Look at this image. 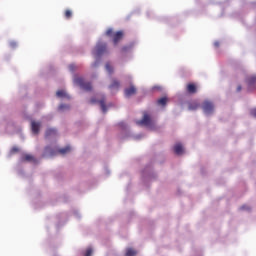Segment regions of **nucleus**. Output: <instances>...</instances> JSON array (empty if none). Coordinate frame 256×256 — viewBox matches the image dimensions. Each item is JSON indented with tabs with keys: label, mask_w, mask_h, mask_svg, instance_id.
I'll return each mask as SVG.
<instances>
[{
	"label": "nucleus",
	"mask_w": 256,
	"mask_h": 256,
	"mask_svg": "<svg viewBox=\"0 0 256 256\" xmlns=\"http://www.w3.org/2000/svg\"><path fill=\"white\" fill-rule=\"evenodd\" d=\"M107 53V43L98 41L96 47L92 50V55L95 57V62L92 63V68L99 67L101 63V56Z\"/></svg>",
	"instance_id": "nucleus-1"
},
{
	"label": "nucleus",
	"mask_w": 256,
	"mask_h": 256,
	"mask_svg": "<svg viewBox=\"0 0 256 256\" xmlns=\"http://www.w3.org/2000/svg\"><path fill=\"white\" fill-rule=\"evenodd\" d=\"M71 151L70 146H66L65 148L59 149V147L55 145L47 146L44 150V157H55V155H67Z\"/></svg>",
	"instance_id": "nucleus-2"
},
{
	"label": "nucleus",
	"mask_w": 256,
	"mask_h": 256,
	"mask_svg": "<svg viewBox=\"0 0 256 256\" xmlns=\"http://www.w3.org/2000/svg\"><path fill=\"white\" fill-rule=\"evenodd\" d=\"M136 125H142L148 129H155V121L151 119V116L144 112L143 119L136 121Z\"/></svg>",
	"instance_id": "nucleus-3"
},
{
	"label": "nucleus",
	"mask_w": 256,
	"mask_h": 256,
	"mask_svg": "<svg viewBox=\"0 0 256 256\" xmlns=\"http://www.w3.org/2000/svg\"><path fill=\"white\" fill-rule=\"evenodd\" d=\"M74 84L78 85V87L82 88L84 91H91L92 86L89 82H85V80L79 76L74 77Z\"/></svg>",
	"instance_id": "nucleus-4"
},
{
	"label": "nucleus",
	"mask_w": 256,
	"mask_h": 256,
	"mask_svg": "<svg viewBox=\"0 0 256 256\" xmlns=\"http://www.w3.org/2000/svg\"><path fill=\"white\" fill-rule=\"evenodd\" d=\"M106 35L108 37H113V43L114 45H117V43H119L120 39H123V32L121 31H118L116 32L114 35H113V29L109 28L107 31H106Z\"/></svg>",
	"instance_id": "nucleus-5"
},
{
	"label": "nucleus",
	"mask_w": 256,
	"mask_h": 256,
	"mask_svg": "<svg viewBox=\"0 0 256 256\" xmlns=\"http://www.w3.org/2000/svg\"><path fill=\"white\" fill-rule=\"evenodd\" d=\"M202 109H203L205 115H211V113H213L214 106L211 102L205 101L203 103Z\"/></svg>",
	"instance_id": "nucleus-6"
},
{
	"label": "nucleus",
	"mask_w": 256,
	"mask_h": 256,
	"mask_svg": "<svg viewBox=\"0 0 256 256\" xmlns=\"http://www.w3.org/2000/svg\"><path fill=\"white\" fill-rule=\"evenodd\" d=\"M91 103H99L101 110L104 113H107V106L105 105V97L101 98L100 100H97V98H92Z\"/></svg>",
	"instance_id": "nucleus-7"
},
{
	"label": "nucleus",
	"mask_w": 256,
	"mask_h": 256,
	"mask_svg": "<svg viewBox=\"0 0 256 256\" xmlns=\"http://www.w3.org/2000/svg\"><path fill=\"white\" fill-rule=\"evenodd\" d=\"M39 129H41V122L31 121V130L34 135L39 133Z\"/></svg>",
	"instance_id": "nucleus-8"
},
{
	"label": "nucleus",
	"mask_w": 256,
	"mask_h": 256,
	"mask_svg": "<svg viewBox=\"0 0 256 256\" xmlns=\"http://www.w3.org/2000/svg\"><path fill=\"white\" fill-rule=\"evenodd\" d=\"M174 153L176 155H183L185 153V148H183V144L182 143H176L174 145Z\"/></svg>",
	"instance_id": "nucleus-9"
},
{
	"label": "nucleus",
	"mask_w": 256,
	"mask_h": 256,
	"mask_svg": "<svg viewBox=\"0 0 256 256\" xmlns=\"http://www.w3.org/2000/svg\"><path fill=\"white\" fill-rule=\"evenodd\" d=\"M248 89H249V91H253V89H256V77L255 76L248 78Z\"/></svg>",
	"instance_id": "nucleus-10"
},
{
	"label": "nucleus",
	"mask_w": 256,
	"mask_h": 256,
	"mask_svg": "<svg viewBox=\"0 0 256 256\" xmlns=\"http://www.w3.org/2000/svg\"><path fill=\"white\" fill-rule=\"evenodd\" d=\"M56 96L59 99H69V94H67V92H65V90H58L56 92Z\"/></svg>",
	"instance_id": "nucleus-11"
},
{
	"label": "nucleus",
	"mask_w": 256,
	"mask_h": 256,
	"mask_svg": "<svg viewBox=\"0 0 256 256\" xmlns=\"http://www.w3.org/2000/svg\"><path fill=\"white\" fill-rule=\"evenodd\" d=\"M189 111H196V109H199V102L193 101L188 104Z\"/></svg>",
	"instance_id": "nucleus-12"
},
{
	"label": "nucleus",
	"mask_w": 256,
	"mask_h": 256,
	"mask_svg": "<svg viewBox=\"0 0 256 256\" xmlns=\"http://www.w3.org/2000/svg\"><path fill=\"white\" fill-rule=\"evenodd\" d=\"M135 86H131L130 88L125 89V96L126 97H131V95H135Z\"/></svg>",
	"instance_id": "nucleus-13"
},
{
	"label": "nucleus",
	"mask_w": 256,
	"mask_h": 256,
	"mask_svg": "<svg viewBox=\"0 0 256 256\" xmlns=\"http://www.w3.org/2000/svg\"><path fill=\"white\" fill-rule=\"evenodd\" d=\"M57 135V130L50 128L46 131V138L49 139V137H55Z\"/></svg>",
	"instance_id": "nucleus-14"
},
{
	"label": "nucleus",
	"mask_w": 256,
	"mask_h": 256,
	"mask_svg": "<svg viewBox=\"0 0 256 256\" xmlns=\"http://www.w3.org/2000/svg\"><path fill=\"white\" fill-rule=\"evenodd\" d=\"M111 91H114L115 89H119L120 83L117 80H113L112 84L109 86Z\"/></svg>",
	"instance_id": "nucleus-15"
},
{
	"label": "nucleus",
	"mask_w": 256,
	"mask_h": 256,
	"mask_svg": "<svg viewBox=\"0 0 256 256\" xmlns=\"http://www.w3.org/2000/svg\"><path fill=\"white\" fill-rule=\"evenodd\" d=\"M187 91H188V93H196L197 92V87H195L194 84H189L187 86Z\"/></svg>",
	"instance_id": "nucleus-16"
},
{
	"label": "nucleus",
	"mask_w": 256,
	"mask_h": 256,
	"mask_svg": "<svg viewBox=\"0 0 256 256\" xmlns=\"http://www.w3.org/2000/svg\"><path fill=\"white\" fill-rule=\"evenodd\" d=\"M69 109H70V106L67 105V104H61V105L58 107V111H61V112H63V111H69Z\"/></svg>",
	"instance_id": "nucleus-17"
},
{
	"label": "nucleus",
	"mask_w": 256,
	"mask_h": 256,
	"mask_svg": "<svg viewBox=\"0 0 256 256\" xmlns=\"http://www.w3.org/2000/svg\"><path fill=\"white\" fill-rule=\"evenodd\" d=\"M137 252L133 250L132 248H127L126 250V256H136Z\"/></svg>",
	"instance_id": "nucleus-18"
},
{
	"label": "nucleus",
	"mask_w": 256,
	"mask_h": 256,
	"mask_svg": "<svg viewBox=\"0 0 256 256\" xmlns=\"http://www.w3.org/2000/svg\"><path fill=\"white\" fill-rule=\"evenodd\" d=\"M21 161H33V156L31 154H25L22 156Z\"/></svg>",
	"instance_id": "nucleus-19"
},
{
	"label": "nucleus",
	"mask_w": 256,
	"mask_h": 256,
	"mask_svg": "<svg viewBox=\"0 0 256 256\" xmlns=\"http://www.w3.org/2000/svg\"><path fill=\"white\" fill-rule=\"evenodd\" d=\"M158 105H162V107H165V105H167V98L163 97V98H160L158 101H157Z\"/></svg>",
	"instance_id": "nucleus-20"
},
{
	"label": "nucleus",
	"mask_w": 256,
	"mask_h": 256,
	"mask_svg": "<svg viewBox=\"0 0 256 256\" xmlns=\"http://www.w3.org/2000/svg\"><path fill=\"white\" fill-rule=\"evenodd\" d=\"M105 69L109 73V75H111L113 73V67L111 66V64L107 63L105 65Z\"/></svg>",
	"instance_id": "nucleus-21"
},
{
	"label": "nucleus",
	"mask_w": 256,
	"mask_h": 256,
	"mask_svg": "<svg viewBox=\"0 0 256 256\" xmlns=\"http://www.w3.org/2000/svg\"><path fill=\"white\" fill-rule=\"evenodd\" d=\"M91 255H93V248L89 247L87 248L84 256H91Z\"/></svg>",
	"instance_id": "nucleus-22"
},
{
	"label": "nucleus",
	"mask_w": 256,
	"mask_h": 256,
	"mask_svg": "<svg viewBox=\"0 0 256 256\" xmlns=\"http://www.w3.org/2000/svg\"><path fill=\"white\" fill-rule=\"evenodd\" d=\"M119 127H121V129H127V124L125 122H120Z\"/></svg>",
	"instance_id": "nucleus-23"
},
{
	"label": "nucleus",
	"mask_w": 256,
	"mask_h": 256,
	"mask_svg": "<svg viewBox=\"0 0 256 256\" xmlns=\"http://www.w3.org/2000/svg\"><path fill=\"white\" fill-rule=\"evenodd\" d=\"M17 151H19V148L13 147V148L10 150V155H13V153H17Z\"/></svg>",
	"instance_id": "nucleus-24"
},
{
	"label": "nucleus",
	"mask_w": 256,
	"mask_h": 256,
	"mask_svg": "<svg viewBox=\"0 0 256 256\" xmlns=\"http://www.w3.org/2000/svg\"><path fill=\"white\" fill-rule=\"evenodd\" d=\"M72 15V12L70 10H67L66 13H65V17L66 19H69Z\"/></svg>",
	"instance_id": "nucleus-25"
},
{
	"label": "nucleus",
	"mask_w": 256,
	"mask_h": 256,
	"mask_svg": "<svg viewBox=\"0 0 256 256\" xmlns=\"http://www.w3.org/2000/svg\"><path fill=\"white\" fill-rule=\"evenodd\" d=\"M10 47H12V49H15V47H17V42L11 41L10 42Z\"/></svg>",
	"instance_id": "nucleus-26"
},
{
	"label": "nucleus",
	"mask_w": 256,
	"mask_h": 256,
	"mask_svg": "<svg viewBox=\"0 0 256 256\" xmlns=\"http://www.w3.org/2000/svg\"><path fill=\"white\" fill-rule=\"evenodd\" d=\"M69 71H71V72L75 71V64H71L69 66Z\"/></svg>",
	"instance_id": "nucleus-27"
},
{
	"label": "nucleus",
	"mask_w": 256,
	"mask_h": 256,
	"mask_svg": "<svg viewBox=\"0 0 256 256\" xmlns=\"http://www.w3.org/2000/svg\"><path fill=\"white\" fill-rule=\"evenodd\" d=\"M251 115L256 118V108L250 111Z\"/></svg>",
	"instance_id": "nucleus-28"
},
{
	"label": "nucleus",
	"mask_w": 256,
	"mask_h": 256,
	"mask_svg": "<svg viewBox=\"0 0 256 256\" xmlns=\"http://www.w3.org/2000/svg\"><path fill=\"white\" fill-rule=\"evenodd\" d=\"M241 209H242V211H249V206L244 205L241 207Z\"/></svg>",
	"instance_id": "nucleus-29"
},
{
	"label": "nucleus",
	"mask_w": 256,
	"mask_h": 256,
	"mask_svg": "<svg viewBox=\"0 0 256 256\" xmlns=\"http://www.w3.org/2000/svg\"><path fill=\"white\" fill-rule=\"evenodd\" d=\"M142 137H143V135H142V134H139V135L134 136V139L139 140V139H141Z\"/></svg>",
	"instance_id": "nucleus-30"
},
{
	"label": "nucleus",
	"mask_w": 256,
	"mask_h": 256,
	"mask_svg": "<svg viewBox=\"0 0 256 256\" xmlns=\"http://www.w3.org/2000/svg\"><path fill=\"white\" fill-rule=\"evenodd\" d=\"M215 47H219V41L214 42Z\"/></svg>",
	"instance_id": "nucleus-31"
},
{
	"label": "nucleus",
	"mask_w": 256,
	"mask_h": 256,
	"mask_svg": "<svg viewBox=\"0 0 256 256\" xmlns=\"http://www.w3.org/2000/svg\"><path fill=\"white\" fill-rule=\"evenodd\" d=\"M129 47H123V51H127Z\"/></svg>",
	"instance_id": "nucleus-32"
},
{
	"label": "nucleus",
	"mask_w": 256,
	"mask_h": 256,
	"mask_svg": "<svg viewBox=\"0 0 256 256\" xmlns=\"http://www.w3.org/2000/svg\"><path fill=\"white\" fill-rule=\"evenodd\" d=\"M237 91H238V92L241 91V86H238V87H237Z\"/></svg>",
	"instance_id": "nucleus-33"
},
{
	"label": "nucleus",
	"mask_w": 256,
	"mask_h": 256,
	"mask_svg": "<svg viewBox=\"0 0 256 256\" xmlns=\"http://www.w3.org/2000/svg\"><path fill=\"white\" fill-rule=\"evenodd\" d=\"M154 89H160V87L155 86Z\"/></svg>",
	"instance_id": "nucleus-34"
}]
</instances>
